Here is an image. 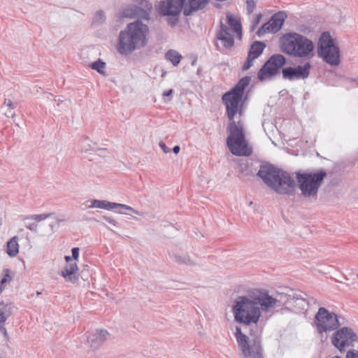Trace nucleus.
<instances>
[{
	"label": "nucleus",
	"instance_id": "obj_38",
	"mask_svg": "<svg viewBox=\"0 0 358 358\" xmlns=\"http://www.w3.org/2000/svg\"><path fill=\"white\" fill-rule=\"evenodd\" d=\"M357 278H358V273H357Z\"/></svg>",
	"mask_w": 358,
	"mask_h": 358
},
{
	"label": "nucleus",
	"instance_id": "obj_24",
	"mask_svg": "<svg viewBox=\"0 0 358 358\" xmlns=\"http://www.w3.org/2000/svg\"><path fill=\"white\" fill-rule=\"evenodd\" d=\"M12 278L10 270L5 268L3 270V276L0 281V293L5 289L7 284L12 280Z\"/></svg>",
	"mask_w": 358,
	"mask_h": 358
},
{
	"label": "nucleus",
	"instance_id": "obj_4",
	"mask_svg": "<svg viewBox=\"0 0 358 358\" xmlns=\"http://www.w3.org/2000/svg\"><path fill=\"white\" fill-rule=\"evenodd\" d=\"M250 78H241L229 92L222 95V101L226 106L227 117L232 122L236 115L241 116L243 113L244 101L243 96L246 87L250 83Z\"/></svg>",
	"mask_w": 358,
	"mask_h": 358
},
{
	"label": "nucleus",
	"instance_id": "obj_17",
	"mask_svg": "<svg viewBox=\"0 0 358 358\" xmlns=\"http://www.w3.org/2000/svg\"><path fill=\"white\" fill-rule=\"evenodd\" d=\"M92 204L90 206V208H103L106 210H111L116 207H119L124 210H130L131 212L134 213V214L140 215L141 213L138 211L134 210L133 208L122 203H113L108 201H100V200H92Z\"/></svg>",
	"mask_w": 358,
	"mask_h": 358
},
{
	"label": "nucleus",
	"instance_id": "obj_33",
	"mask_svg": "<svg viewBox=\"0 0 358 358\" xmlns=\"http://www.w3.org/2000/svg\"><path fill=\"white\" fill-rule=\"evenodd\" d=\"M104 218L109 223L113 224V225L116 224V222L113 218H111V217H105Z\"/></svg>",
	"mask_w": 358,
	"mask_h": 358
},
{
	"label": "nucleus",
	"instance_id": "obj_19",
	"mask_svg": "<svg viewBox=\"0 0 358 358\" xmlns=\"http://www.w3.org/2000/svg\"><path fill=\"white\" fill-rule=\"evenodd\" d=\"M140 5L141 6L137 8L133 13H129L127 12L125 13V16L129 17L137 16L144 19H148L149 12L152 9L151 4L145 0H143L140 2Z\"/></svg>",
	"mask_w": 358,
	"mask_h": 358
},
{
	"label": "nucleus",
	"instance_id": "obj_28",
	"mask_svg": "<svg viewBox=\"0 0 358 358\" xmlns=\"http://www.w3.org/2000/svg\"><path fill=\"white\" fill-rule=\"evenodd\" d=\"M246 3H247L248 10L250 13L253 11V10L255 8V1H254V0H247Z\"/></svg>",
	"mask_w": 358,
	"mask_h": 358
},
{
	"label": "nucleus",
	"instance_id": "obj_1",
	"mask_svg": "<svg viewBox=\"0 0 358 358\" xmlns=\"http://www.w3.org/2000/svg\"><path fill=\"white\" fill-rule=\"evenodd\" d=\"M277 300L270 296L266 290L255 289L248 292V296H239L233 307L235 320L245 324H257L261 317L259 305L262 310L274 308Z\"/></svg>",
	"mask_w": 358,
	"mask_h": 358
},
{
	"label": "nucleus",
	"instance_id": "obj_14",
	"mask_svg": "<svg viewBox=\"0 0 358 358\" xmlns=\"http://www.w3.org/2000/svg\"><path fill=\"white\" fill-rule=\"evenodd\" d=\"M235 336L243 355L246 357L262 358V349L259 341L249 345L248 337L243 334L240 327H236Z\"/></svg>",
	"mask_w": 358,
	"mask_h": 358
},
{
	"label": "nucleus",
	"instance_id": "obj_10",
	"mask_svg": "<svg viewBox=\"0 0 358 358\" xmlns=\"http://www.w3.org/2000/svg\"><path fill=\"white\" fill-rule=\"evenodd\" d=\"M318 54L325 62L332 65L339 62V50L334 43L330 34L327 32L322 34L318 47Z\"/></svg>",
	"mask_w": 358,
	"mask_h": 358
},
{
	"label": "nucleus",
	"instance_id": "obj_11",
	"mask_svg": "<svg viewBox=\"0 0 358 358\" xmlns=\"http://www.w3.org/2000/svg\"><path fill=\"white\" fill-rule=\"evenodd\" d=\"M285 57L280 54L272 55L258 72L257 77L261 81L271 78L277 75L285 64Z\"/></svg>",
	"mask_w": 358,
	"mask_h": 358
},
{
	"label": "nucleus",
	"instance_id": "obj_9",
	"mask_svg": "<svg viewBox=\"0 0 358 358\" xmlns=\"http://www.w3.org/2000/svg\"><path fill=\"white\" fill-rule=\"evenodd\" d=\"M326 176L327 173L324 170L297 173L296 180L302 195L306 197L316 196Z\"/></svg>",
	"mask_w": 358,
	"mask_h": 358
},
{
	"label": "nucleus",
	"instance_id": "obj_25",
	"mask_svg": "<svg viewBox=\"0 0 358 358\" xmlns=\"http://www.w3.org/2000/svg\"><path fill=\"white\" fill-rule=\"evenodd\" d=\"M106 64L100 60L96 61L91 64L92 69L97 71L101 74H104V69Z\"/></svg>",
	"mask_w": 358,
	"mask_h": 358
},
{
	"label": "nucleus",
	"instance_id": "obj_16",
	"mask_svg": "<svg viewBox=\"0 0 358 358\" xmlns=\"http://www.w3.org/2000/svg\"><path fill=\"white\" fill-rule=\"evenodd\" d=\"M310 65L306 62L303 65L297 67H288L282 69V75L285 78L289 80L306 78L309 75Z\"/></svg>",
	"mask_w": 358,
	"mask_h": 358
},
{
	"label": "nucleus",
	"instance_id": "obj_27",
	"mask_svg": "<svg viewBox=\"0 0 358 358\" xmlns=\"http://www.w3.org/2000/svg\"><path fill=\"white\" fill-rule=\"evenodd\" d=\"M108 336V333L106 331L101 330L96 334V340H100L101 341L105 340Z\"/></svg>",
	"mask_w": 358,
	"mask_h": 358
},
{
	"label": "nucleus",
	"instance_id": "obj_36",
	"mask_svg": "<svg viewBox=\"0 0 358 358\" xmlns=\"http://www.w3.org/2000/svg\"><path fill=\"white\" fill-rule=\"evenodd\" d=\"M261 17H262V15H259L257 16V20H256V22H255V25H257V24L259 23V20H260V18H261Z\"/></svg>",
	"mask_w": 358,
	"mask_h": 358
},
{
	"label": "nucleus",
	"instance_id": "obj_12",
	"mask_svg": "<svg viewBox=\"0 0 358 358\" xmlns=\"http://www.w3.org/2000/svg\"><path fill=\"white\" fill-rule=\"evenodd\" d=\"M332 345L340 352H344L346 348L353 347L357 341V336L352 329L342 327L334 333L331 338Z\"/></svg>",
	"mask_w": 358,
	"mask_h": 358
},
{
	"label": "nucleus",
	"instance_id": "obj_20",
	"mask_svg": "<svg viewBox=\"0 0 358 358\" xmlns=\"http://www.w3.org/2000/svg\"><path fill=\"white\" fill-rule=\"evenodd\" d=\"M78 270V267L76 262L69 263L62 271L61 275L66 281L76 282L78 280V278L76 275Z\"/></svg>",
	"mask_w": 358,
	"mask_h": 358
},
{
	"label": "nucleus",
	"instance_id": "obj_35",
	"mask_svg": "<svg viewBox=\"0 0 358 358\" xmlns=\"http://www.w3.org/2000/svg\"><path fill=\"white\" fill-rule=\"evenodd\" d=\"M173 151L174 153L178 154L180 151V147L178 145H176L173 148Z\"/></svg>",
	"mask_w": 358,
	"mask_h": 358
},
{
	"label": "nucleus",
	"instance_id": "obj_23",
	"mask_svg": "<svg viewBox=\"0 0 358 358\" xmlns=\"http://www.w3.org/2000/svg\"><path fill=\"white\" fill-rule=\"evenodd\" d=\"M166 58L174 66H177L180 62L182 56L175 50H169L166 54Z\"/></svg>",
	"mask_w": 358,
	"mask_h": 358
},
{
	"label": "nucleus",
	"instance_id": "obj_21",
	"mask_svg": "<svg viewBox=\"0 0 358 358\" xmlns=\"http://www.w3.org/2000/svg\"><path fill=\"white\" fill-rule=\"evenodd\" d=\"M51 215L52 214H40L28 216L24 218V221H26L25 227L32 231H36L38 228L37 222L44 220Z\"/></svg>",
	"mask_w": 358,
	"mask_h": 358
},
{
	"label": "nucleus",
	"instance_id": "obj_37",
	"mask_svg": "<svg viewBox=\"0 0 358 358\" xmlns=\"http://www.w3.org/2000/svg\"><path fill=\"white\" fill-rule=\"evenodd\" d=\"M65 259L67 262H69L72 260V258L70 256H66Z\"/></svg>",
	"mask_w": 358,
	"mask_h": 358
},
{
	"label": "nucleus",
	"instance_id": "obj_29",
	"mask_svg": "<svg viewBox=\"0 0 358 358\" xmlns=\"http://www.w3.org/2000/svg\"><path fill=\"white\" fill-rule=\"evenodd\" d=\"M346 358H358V352L348 351L346 354Z\"/></svg>",
	"mask_w": 358,
	"mask_h": 358
},
{
	"label": "nucleus",
	"instance_id": "obj_6",
	"mask_svg": "<svg viewBox=\"0 0 358 358\" xmlns=\"http://www.w3.org/2000/svg\"><path fill=\"white\" fill-rule=\"evenodd\" d=\"M280 47L284 52L298 57L308 56L314 49L310 40L296 33L283 35L280 38Z\"/></svg>",
	"mask_w": 358,
	"mask_h": 358
},
{
	"label": "nucleus",
	"instance_id": "obj_32",
	"mask_svg": "<svg viewBox=\"0 0 358 358\" xmlns=\"http://www.w3.org/2000/svg\"><path fill=\"white\" fill-rule=\"evenodd\" d=\"M173 93V90H166L165 92H163L162 95L164 97H166V96H169L172 94Z\"/></svg>",
	"mask_w": 358,
	"mask_h": 358
},
{
	"label": "nucleus",
	"instance_id": "obj_5",
	"mask_svg": "<svg viewBox=\"0 0 358 358\" xmlns=\"http://www.w3.org/2000/svg\"><path fill=\"white\" fill-rule=\"evenodd\" d=\"M228 130L229 134L227 144L231 152L236 156L250 155L252 150L245 139L243 122L241 120L232 121L229 124Z\"/></svg>",
	"mask_w": 358,
	"mask_h": 358
},
{
	"label": "nucleus",
	"instance_id": "obj_2",
	"mask_svg": "<svg viewBox=\"0 0 358 358\" xmlns=\"http://www.w3.org/2000/svg\"><path fill=\"white\" fill-rule=\"evenodd\" d=\"M148 26L142 22L136 21L129 24L127 30L120 34L118 51L122 54H127L144 47L148 43Z\"/></svg>",
	"mask_w": 358,
	"mask_h": 358
},
{
	"label": "nucleus",
	"instance_id": "obj_15",
	"mask_svg": "<svg viewBox=\"0 0 358 358\" xmlns=\"http://www.w3.org/2000/svg\"><path fill=\"white\" fill-rule=\"evenodd\" d=\"M285 18V14L283 12L275 14L268 22L265 23L257 31L258 36H261L266 33H276L281 29Z\"/></svg>",
	"mask_w": 358,
	"mask_h": 358
},
{
	"label": "nucleus",
	"instance_id": "obj_8",
	"mask_svg": "<svg viewBox=\"0 0 358 358\" xmlns=\"http://www.w3.org/2000/svg\"><path fill=\"white\" fill-rule=\"evenodd\" d=\"M242 27L240 17L231 13H227L226 23H221L217 38L226 48H231L234 44V38L241 39Z\"/></svg>",
	"mask_w": 358,
	"mask_h": 358
},
{
	"label": "nucleus",
	"instance_id": "obj_31",
	"mask_svg": "<svg viewBox=\"0 0 358 358\" xmlns=\"http://www.w3.org/2000/svg\"><path fill=\"white\" fill-rule=\"evenodd\" d=\"M159 146H160V148L162 149V150L164 151V152H165V153H168V152H170L169 148L165 145V143H164L161 142V143H159Z\"/></svg>",
	"mask_w": 358,
	"mask_h": 358
},
{
	"label": "nucleus",
	"instance_id": "obj_7",
	"mask_svg": "<svg viewBox=\"0 0 358 358\" xmlns=\"http://www.w3.org/2000/svg\"><path fill=\"white\" fill-rule=\"evenodd\" d=\"M185 0H166L160 2L158 6V12L163 15H178L183 8L185 15H190L192 12L202 9L208 3V0H188L187 3L184 4Z\"/></svg>",
	"mask_w": 358,
	"mask_h": 358
},
{
	"label": "nucleus",
	"instance_id": "obj_13",
	"mask_svg": "<svg viewBox=\"0 0 358 358\" xmlns=\"http://www.w3.org/2000/svg\"><path fill=\"white\" fill-rule=\"evenodd\" d=\"M315 322L320 333L333 331L339 326L337 315L334 313H329L324 308H319Z\"/></svg>",
	"mask_w": 358,
	"mask_h": 358
},
{
	"label": "nucleus",
	"instance_id": "obj_18",
	"mask_svg": "<svg viewBox=\"0 0 358 358\" xmlns=\"http://www.w3.org/2000/svg\"><path fill=\"white\" fill-rule=\"evenodd\" d=\"M265 48V44L260 41L253 43L250 47L248 59L245 62L243 69L248 70L252 65L253 61L257 58Z\"/></svg>",
	"mask_w": 358,
	"mask_h": 358
},
{
	"label": "nucleus",
	"instance_id": "obj_30",
	"mask_svg": "<svg viewBox=\"0 0 358 358\" xmlns=\"http://www.w3.org/2000/svg\"><path fill=\"white\" fill-rule=\"evenodd\" d=\"M72 257L75 260H78L79 257V248H73L72 249Z\"/></svg>",
	"mask_w": 358,
	"mask_h": 358
},
{
	"label": "nucleus",
	"instance_id": "obj_3",
	"mask_svg": "<svg viewBox=\"0 0 358 358\" xmlns=\"http://www.w3.org/2000/svg\"><path fill=\"white\" fill-rule=\"evenodd\" d=\"M258 176L268 186L279 194H291L295 190V181L287 172L272 167L262 166Z\"/></svg>",
	"mask_w": 358,
	"mask_h": 358
},
{
	"label": "nucleus",
	"instance_id": "obj_34",
	"mask_svg": "<svg viewBox=\"0 0 358 358\" xmlns=\"http://www.w3.org/2000/svg\"><path fill=\"white\" fill-rule=\"evenodd\" d=\"M6 103L7 106H8L10 108H13V102L11 100L8 99L6 101Z\"/></svg>",
	"mask_w": 358,
	"mask_h": 358
},
{
	"label": "nucleus",
	"instance_id": "obj_22",
	"mask_svg": "<svg viewBox=\"0 0 358 358\" xmlns=\"http://www.w3.org/2000/svg\"><path fill=\"white\" fill-rule=\"evenodd\" d=\"M6 252L10 257H15L18 254L19 244L17 236H14L7 243Z\"/></svg>",
	"mask_w": 358,
	"mask_h": 358
},
{
	"label": "nucleus",
	"instance_id": "obj_26",
	"mask_svg": "<svg viewBox=\"0 0 358 358\" xmlns=\"http://www.w3.org/2000/svg\"><path fill=\"white\" fill-rule=\"evenodd\" d=\"M6 306L3 303H0V324H3L6 320Z\"/></svg>",
	"mask_w": 358,
	"mask_h": 358
}]
</instances>
